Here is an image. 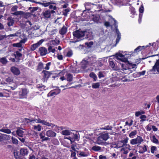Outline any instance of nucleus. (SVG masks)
<instances>
[{
  "mask_svg": "<svg viewBox=\"0 0 159 159\" xmlns=\"http://www.w3.org/2000/svg\"><path fill=\"white\" fill-rule=\"evenodd\" d=\"M8 22L7 23V25L9 26H13L15 22L14 20L13 19L9 17L7 18Z\"/></svg>",
  "mask_w": 159,
  "mask_h": 159,
  "instance_id": "24",
  "label": "nucleus"
},
{
  "mask_svg": "<svg viewBox=\"0 0 159 159\" xmlns=\"http://www.w3.org/2000/svg\"><path fill=\"white\" fill-rule=\"evenodd\" d=\"M49 6V8L51 9H53L54 10H55L57 8L56 6H53V5L51 4Z\"/></svg>",
  "mask_w": 159,
  "mask_h": 159,
  "instance_id": "60",
  "label": "nucleus"
},
{
  "mask_svg": "<svg viewBox=\"0 0 159 159\" xmlns=\"http://www.w3.org/2000/svg\"><path fill=\"white\" fill-rule=\"evenodd\" d=\"M11 71L16 75H19L20 73V71L19 69L15 66H12L10 68Z\"/></svg>",
  "mask_w": 159,
  "mask_h": 159,
  "instance_id": "9",
  "label": "nucleus"
},
{
  "mask_svg": "<svg viewBox=\"0 0 159 159\" xmlns=\"http://www.w3.org/2000/svg\"><path fill=\"white\" fill-rule=\"evenodd\" d=\"M89 61L90 65H93L97 62V58L95 56H92L89 58Z\"/></svg>",
  "mask_w": 159,
  "mask_h": 159,
  "instance_id": "16",
  "label": "nucleus"
},
{
  "mask_svg": "<svg viewBox=\"0 0 159 159\" xmlns=\"http://www.w3.org/2000/svg\"><path fill=\"white\" fill-rule=\"evenodd\" d=\"M0 131L2 132L7 134H10L11 133V131L10 129L3 128L1 129H0Z\"/></svg>",
  "mask_w": 159,
  "mask_h": 159,
  "instance_id": "32",
  "label": "nucleus"
},
{
  "mask_svg": "<svg viewBox=\"0 0 159 159\" xmlns=\"http://www.w3.org/2000/svg\"><path fill=\"white\" fill-rule=\"evenodd\" d=\"M18 7L16 6H15L11 8V11H16L17 10Z\"/></svg>",
  "mask_w": 159,
  "mask_h": 159,
  "instance_id": "56",
  "label": "nucleus"
},
{
  "mask_svg": "<svg viewBox=\"0 0 159 159\" xmlns=\"http://www.w3.org/2000/svg\"><path fill=\"white\" fill-rule=\"evenodd\" d=\"M116 33L117 34V38L116 39V43H117L120 40L121 38V35L119 31L117 29L116 30Z\"/></svg>",
  "mask_w": 159,
  "mask_h": 159,
  "instance_id": "28",
  "label": "nucleus"
},
{
  "mask_svg": "<svg viewBox=\"0 0 159 159\" xmlns=\"http://www.w3.org/2000/svg\"><path fill=\"white\" fill-rule=\"evenodd\" d=\"M32 2H35L36 3L42 5V6H44V7H47L49 5H50V4L52 3L54 4V3H52L51 2H36L34 1V0L32 1Z\"/></svg>",
  "mask_w": 159,
  "mask_h": 159,
  "instance_id": "19",
  "label": "nucleus"
},
{
  "mask_svg": "<svg viewBox=\"0 0 159 159\" xmlns=\"http://www.w3.org/2000/svg\"><path fill=\"white\" fill-rule=\"evenodd\" d=\"M101 148L100 147L94 146L92 148V149L94 151H98L101 150Z\"/></svg>",
  "mask_w": 159,
  "mask_h": 159,
  "instance_id": "31",
  "label": "nucleus"
},
{
  "mask_svg": "<svg viewBox=\"0 0 159 159\" xmlns=\"http://www.w3.org/2000/svg\"><path fill=\"white\" fill-rule=\"evenodd\" d=\"M128 138H126L125 139L120 141L121 143H122V144L123 147L128 146L129 148L130 147V146L129 145L127 144V143L128 142Z\"/></svg>",
  "mask_w": 159,
  "mask_h": 159,
  "instance_id": "25",
  "label": "nucleus"
},
{
  "mask_svg": "<svg viewBox=\"0 0 159 159\" xmlns=\"http://www.w3.org/2000/svg\"><path fill=\"white\" fill-rule=\"evenodd\" d=\"M46 135L48 137H54L56 136L57 134L52 130H49L46 132Z\"/></svg>",
  "mask_w": 159,
  "mask_h": 159,
  "instance_id": "11",
  "label": "nucleus"
},
{
  "mask_svg": "<svg viewBox=\"0 0 159 159\" xmlns=\"http://www.w3.org/2000/svg\"><path fill=\"white\" fill-rule=\"evenodd\" d=\"M79 155L82 157H86L88 155V154L84 152L79 151Z\"/></svg>",
  "mask_w": 159,
  "mask_h": 159,
  "instance_id": "38",
  "label": "nucleus"
},
{
  "mask_svg": "<svg viewBox=\"0 0 159 159\" xmlns=\"http://www.w3.org/2000/svg\"><path fill=\"white\" fill-rule=\"evenodd\" d=\"M40 26L38 25H35L33 26L32 28L34 30H37L39 29Z\"/></svg>",
  "mask_w": 159,
  "mask_h": 159,
  "instance_id": "53",
  "label": "nucleus"
},
{
  "mask_svg": "<svg viewBox=\"0 0 159 159\" xmlns=\"http://www.w3.org/2000/svg\"><path fill=\"white\" fill-rule=\"evenodd\" d=\"M43 42V41H42V40H41L37 43L31 45L30 47L31 50L32 51H34Z\"/></svg>",
  "mask_w": 159,
  "mask_h": 159,
  "instance_id": "13",
  "label": "nucleus"
},
{
  "mask_svg": "<svg viewBox=\"0 0 159 159\" xmlns=\"http://www.w3.org/2000/svg\"><path fill=\"white\" fill-rule=\"evenodd\" d=\"M100 85V83L98 82L93 84L92 86L93 89H97L99 88Z\"/></svg>",
  "mask_w": 159,
  "mask_h": 159,
  "instance_id": "35",
  "label": "nucleus"
},
{
  "mask_svg": "<svg viewBox=\"0 0 159 159\" xmlns=\"http://www.w3.org/2000/svg\"><path fill=\"white\" fill-rule=\"evenodd\" d=\"M121 80L123 82L128 81L129 80L128 79L126 78L125 76H124V77H123L121 79Z\"/></svg>",
  "mask_w": 159,
  "mask_h": 159,
  "instance_id": "62",
  "label": "nucleus"
},
{
  "mask_svg": "<svg viewBox=\"0 0 159 159\" xmlns=\"http://www.w3.org/2000/svg\"><path fill=\"white\" fill-rule=\"evenodd\" d=\"M71 133L70 131L67 129L63 130L61 132V134L64 135H69L71 134Z\"/></svg>",
  "mask_w": 159,
  "mask_h": 159,
  "instance_id": "29",
  "label": "nucleus"
},
{
  "mask_svg": "<svg viewBox=\"0 0 159 159\" xmlns=\"http://www.w3.org/2000/svg\"><path fill=\"white\" fill-rule=\"evenodd\" d=\"M137 132L136 130H134L131 132L129 135V136L131 138H133L137 134Z\"/></svg>",
  "mask_w": 159,
  "mask_h": 159,
  "instance_id": "37",
  "label": "nucleus"
},
{
  "mask_svg": "<svg viewBox=\"0 0 159 159\" xmlns=\"http://www.w3.org/2000/svg\"><path fill=\"white\" fill-rule=\"evenodd\" d=\"M28 91L25 88H23L21 89V90L19 92V96L20 98H26Z\"/></svg>",
  "mask_w": 159,
  "mask_h": 159,
  "instance_id": "4",
  "label": "nucleus"
},
{
  "mask_svg": "<svg viewBox=\"0 0 159 159\" xmlns=\"http://www.w3.org/2000/svg\"><path fill=\"white\" fill-rule=\"evenodd\" d=\"M157 147L155 146H152L151 148V151L152 153H154V151L157 150Z\"/></svg>",
  "mask_w": 159,
  "mask_h": 159,
  "instance_id": "51",
  "label": "nucleus"
},
{
  "mask_svg": "<svg viewBox=\"0 0 159 159\" xmlns=\"http://www.w3.org/2000/svg\"><path fill=\"white\" fill-rule=\"evenodd\" d=\"M23 129L18 127L16 131L17 135L20 137H23L24 132L22 130Z\"/></svg>",
  "mask_w": 159,
  "mask_h": 159,
  "instance_id": "15",
  "label": "nucleus"
},
{
  "mask_svg": "<svg viewBox=\"0 0 159 159\" xmlns=\"http://www.w3.org/2000/svg\"><path fill=\"white\" fill-rule=\"evenodd\" d=\"M139 147L142 148L141 150L139 151V153L143 154L147 151V146L146 145H144L143 146H140Z\"/></svg>",
  "mask_w": 159,
  "mask_h": 159,
  "instance_id": "21",
  "label": "nucleus"
},
{
  "mask_svg": "<svg viewBox=\"0 0 159 159\" xmlns=\"http://www.w3.org/2000/svg\"><path fill=\"white\" fill-rule=\"evenodd\" d=\"M50 10H48L43 12V14L45 18H48L51 17V14H50Z\"/></svg>",
  "mask_w": 159,
  "mask_h": 159,
  "instance_id": "20",
  "label": "nucleus"
},
{
  "mask_svg": "<svg viewBox=\"0 0 159 159\" xmlns=\"http://www.w3.org/2000/svg\"><path fill=\"white\" fill-rule=\"evenodd\" d=\"M75 140H77L78 138V135L77 134H74L72 138Z\"/></svg>",
  "mask_w": 159,
  "mask_h": 159,
  "instance_id": "64",
  "label": "nucleus"
},
{
  "mask_svg": "<svg viewBox=\"0 0 159 159\" xmlns=\"http://www.w3.org/2000/svg\"><path fill=\"white\" fill-rule=\"evenodd\" d=\"M98 76L99 78H101L104 77V76L102 72H99Z\"/></svg>",
  "mask_w": 159,
  "mask_h": 159,
  "instance_id": "63",
  "label": "nucleus"
},
{
  "mask_svg": "<svg viewBox=\"0 0 159 159\" xmlns=\"http://www.w3.org/2000/svg\"><path fill=\"white\" fill-rule=\"evenodd\" d=\"M24 12L22 11H16L15 12L12 13V14L15 16L19 15H22L24 14Z\"/></svg>",
  "mask_w": 159,
  "mask_h": 159,
  "instance_id": "34",
  "label": "nucleus"
},
{
  "mask_svg": "<svg viewBox=\"0 0 159 159\" xmlns=\"http://www.w3.org/2000/svg\"><path fill=\"white\" fill-rule=\"evenodd\" d=\"M152 142L154 143L157 144H159V142L158 139L156 138L155 136L154 135L152 136Z\"/></svg>",
  "mask_w": 159,
  "mask_h": 159,
  "instance_id": "44",
  "label": "nucleus"
},
{
  "mask_svg": "<svg viewBox=\"0 0 159 159\" xmlns=\"http://www.w3.org/2000/svg\"><path fill=\"white\" fill-rule=\"evenodd\" d=\"M20 154L23 156H25L27 154L28 151L27 149L21 148L20 150Z\"/></svg>",
  "mask_w": 159,
  "mask_h": 159,
  "instance_id": "26",
  "label": "nucleus"
},
{
  "mask_svg": "<svg viewBox=\"0 0 159 159\" xmlns=\"http://www.w3.org/2000/svg\"><path fill=\"white\" fill-rule=\"evenodd\" d=\"M13 80V79L12 77H9L6 80V81L8 83H10L12 82Z\"/></svg>",
  "mask_w": 159,
  "mask_h": 159,
  "instance_id": "48",
  "label": "nucleus"
},
{
  "mask_svg": "<svg viewBox=\"0 0 159 159\" xmlns=\"http://www.w3.org/2000/svg\"><path fill=\"white\" fill-rule=\"evenodd\" d=\"M159 56V54H157L155 55H153L151 57H154L155 56ZM156 70H157V72L159 73V59L157 60L155 64L152 67V68L150 70L151 71L155 72Z\"/></svg>",
  "mask_w": 159,
  "mask_h": 159,
  "instance_id": "6",
  "label": "nucleus"
},
{
  "mask_svg": "<svg viewBox=\"0 0 159 159\" xmlns=\"http://www.w3.org/2000/svg\"><path fill=\"white\" fill-rule=\"evenodd\" d=\"M86 32L84 31H80L79 30H76L73 33V36L78 38L84 37Z\"/></svg>",
  "mask_w": 159,
  "mask_h": 159,
  "instance_id": "5",
  "label": "nucleus"
},
{
  "mask_svg": "<svg viewBox=\"0 0 159 159\" xmlns=\"http://www.w3.org/2000/svg\"><path fill=\"white\" fill-rule=\"evenodd\" d=\"M34 129L38 131H40L41 129V126L40 125H35L34 126Z\"/></svg>",
  "mask_w": 159,
  "mask_h": 159,
  "instance_id": "39",
  "label": "nucleus"
},
{
  "mask_svg": "<svg viewBox=\"0 0 159 159\" xmlns=\"http://www.w3.org/2000/svg\"><path fill=\"white\" fill-rule=\"evenodd\" d=\"M124 57L125 56L121 53H116L115 55V57L118 60L127 63L126 65L128 66V71H127V73L129 74L133 71L135 70L137 68V65L135 64L129 62L128 61V59Z\"/></svg>",
  "mask_w": 159,
  "mask_h": 159,
  "instance_id": "1",
  "label": "nucleus"
},
{
  "mask_svg": "<svg viewBox=\"0 0 159 159\" xmlns=\"http://www.w3.org/2000/svg\"><path fill=\"white\" fill-rule=\"evenodd\" d=\"M47 30H48V32L51 35H53L57 32V30L53 27L49 28L48 26L47 27Z\"/></svg>",
  "mask_w": 159,
  "mask_h": 159,
  "instance_id": "14",
  "label": "nucleus"
},
{
  "mask_svg": "<svg viewBox=\"0 0 159 159\" xmlns=\"http://www.w3.org/2000/svg\"><path fill=\"white\" fill-rule=\"evenodd\" d=\"M73 54L72 52V51H69L66 54V56L68 57H70Z\"/></svg>",
  "mask_w": 159,
  "mask_h": 159,
  "instance_id": "57",
  "label": "nucleus"
},
{
  "mask_svg": "<svg viewBox=\"0 0 159 159\" xmlns=\"http://www.w3.org/2000/svg\"><path fill=\"white\" fill-rule=\"evenodd\" d=\"M16 54H14L13 55L15 56L16 58L17 57H20L22 56V54L20 52L18 51H16Z\"/></svg>",
  "mask_w": 159,
  "mask_h": 159,
  "instance_id": "36",
  "label": "nucleus"
},
{
  "mask_svg": "<svg viewBox=\"0 0 159 159\" xmlns=\"http://www.w3.org/2000/svg\"><path fill=\"white\" fill-rule=\"evenodd\" d=\"M42 73L44 74V77L48 79L49 77L52 76V78H55V76H53L52 73V72H50L48 71L43 70L42 72Z\"/></svg>",
  "mask_w": 159,
  "mask_h": 159,
  "instance_id": "8",
  "label": "nucleus"
},
{
  "mask_svg": "<svg viewBox=\"0 0 159 159\" xmlns=\"http://www.w3.org/2000/svg\"><path fill=\"white\" fill-rule=\"evenodd\" d=\"M11 139L12 140V142L13 143L15 144H18V140L15 138L12 137Z\"/></svg>",
  "mask_w": 159,
  "mask_h": 159,
  "instance_id": "52",
  "label": "nucleus"
},
{
  "mask_svg": "<svg viewBox=\"0 0 159 159\" xmlns=\"http://www.w3.org/2000/svg\"><path fill=\"white\" fill-rule=\"evenodd\" d=\"M39 9V7H30L29 8V10L31 11L32 13L33 12H34L37 11Z\"/></svg>",
  "mask_w": 159,
  "mask_h": 159,
  "instance_id": "41",
  "label": "nucleus"
},
{
  "mask_svg": "<svg viewBox=\"0 0 159 159\" xmlns=\"http://www.w3.org/2000/svg\"><path fill=\"white\" fill-rule=\"evenodd\" d=\"M109 138V136L108 133L105 132L101 133L97 139L96 143L100 145H106L107 143L103 141H106Z\"/></svg>",
  "mask_w": 159,
  "mask_h": 159,
  "instance_id": "2",
  "label": "nucleus"
},
{
  "mask_svg": "<svg viewBox=\"0 0 159 159\" xmlns=\"http://www.w3.org/2000/svg\"><path fill=\"white\" fill-rule=\"evenodd\" d=\"M36 123H40L43 124V125L48 126H51L52 128L54 127L55 126V125L53 124H52L51 123H49L48 122L45 121V120H42L40 119H37V121H36Z\"/></svg>",
  "mask_w": 159,
  "mask_h": 159,
  "instance_id": "7",
  "label": "nucleus"
},
{
  "mask_svg": "<svg viewBox=\"0 0 159 159\" xmlns=\"http://www.w3.org/2000/svg\"><path fill=\"white\" fill-rule=\"evenodd\" d=\"M51 64V62L48 63L46 64V66L44 68V69L47 70H48L49 69V66H50Z\"/></svg>",
  "mask_w": 159,
  "mask_h": 159,
  "instance_id": "54",
  "label": "nucleus"
},
{
  "mask_svg": "<svg viewBox=\"0 0 159 159\" xmlns=\"http://www.w3.org/2000/svg\"><path fill=\"white\" fill-rule=\"evenodd\" d=\"M82 67L84 69L87 67L88 66L90 65L89 61L83 60L81 62Z\"/></svg>",
  "mask_w": 159,
  "mask_h": 159,
  "instance_id": "18",
  "label": "nucleus"
},
{
  "mask_svg": "<svg viewBox=\"0 0 159 159\" xmlns=\"http://www.w3.org/2000/svg\"><path fill=\"white\" fill-rule=\"evenodd\" d=\"M90 77L93 78L94 79V80L95 81L97 80V77L95 74L93 72H91L89 75Z\"/></svg>",
  "mask_w": 159,
  "mask_h": 159,
  "instance_id": "33",
  "label": "nucleus"
},
{
  "mask_svg": "<svg viewBox=\"0 0 159 159\" xmlns=\"http://www.w3.org/2000/svg\"><path fill=\"white\" fill-rule=\"evenodd\" d=\"M120 65L122 68V70L123 72L125 73H127V71H128V66L124 64L120 63Z\"/></svg>",
  "mask_w": 159,
  "mask_h": 159,
  "instance_id": "22",
  "label": "nucleus"
},
{
  "mask_svg": "<svg viewBox=\"0 0 159 159\" xmlns=\"http://www.w3.org/2000/svg\"><path fill=\"white\" fill-rule=\"evenodd\" d=\"M76 146H77L76 144H72L71 145V148L73 150L76 152L77 153H78L79 151H77L75 148V147H76Z\"/></svg>",
  "mask_w": 159,
  "mask_h": 159,
  "instance_id": "50",
  "label": "nucleus"
},
{
  "mask_svg": "<svg viewBox=\"0 0 159 159\" xmlns=\"http://www.w3.org/2000/svg\"><path fill=\"white\" fill-rule=\"evenodd\" d=\"M145 113V112L143 111H138L135 112V115L137 117L138 116H139L140 115L142 114Z\"/></svg>",
  "mask_w": 159,
  "mask_h": 159,
  "instance_id": "42",
  "label": "nucleus"
},
{
  "mask_svg": "<svg viewBox=\"0 0 159 159\" xmlns=\"http://www.w3.org/2000/svg\"><path fill=\"white\" fill-rule=\"evenodd\" d=\"M7 57V56L0 58V62L4 65H6L8 62L6 58Z\"/></svg>",
  "mask_w": 159,
  "mask_h": 159,
  "instance_id": "27",
  "label": "nucleus"
},
{
  "mask_svg": "<svg viewBox=\"0 0 159 159\" xmlns=\"http://www.w3.org/2000/svg\"><path fill=\"white\" fill-rule=\"evenodd\" d=\"M39 52L41 56H44L48 53L47 49L43 47L39 48Z\"/></svg>",
  "mask_w": 159,
  "mask_h": 159,
  "instance_id": "12",
  "label": "nucleus"
},
{
  "mask_svg": "<svg viewBox=\"0 0 159 159\" xmlns=\"http://www.w3.org/2000/svg\"><path fill=\"white\" fill-rule=\"evenodd\" d=\"M144 8L143 5H141L139 9V11L140 13H142L143 12Z\"/></svg>",
  "mask_w": 159,
  "mask_h": 159,
  "instance_id": "59",
  "label": "nucleus"
},
{
  "mask_svg": "<svg viewBox=\"0 0 159 159\" xmlns=\"http://www.w3.org/2000/svg\"><path fill=\"white\" fill-rule=\"evenodd\" d=\"M48 50L49 52H52V53H54L56 51L55 49H52V47L51 46H50L48 47Z\"/></svg>",
  "mask_w": 159,
  "mask_h": 159,
  "instance_id": "46",
  "label": "nucleus"
},
{
  "mask_svg": "<svg viewBox=\"0 0 159 159\" xmlns=\"http://www.w3.org/2000/svg\"><path fill=\"white\" fill-rule=\"evenodd\" d=\"M67 80L69 82H71L73 80V75L70 74H68L67 75Z\"/></svg>",
  "mask_w": 159,
  "mask_h": 159,
  "instance_id": "30",
  "label": "nucleus"
},
{
  "mask_svg": "<svg viewBox=\"0 0 159 159\" xmlns=\"http://www.w3.org/2000/svg\"><path fill=\"white\" fill-rule=\"evenodd\" d=\"M123 146L122 145V143H121L120 141H118L117 143V147L118 148H121L123 147Z\"/></svg>",
  "mask_w": 159,
  "mask_h": 159,
  "instance_id": "55",
  "label": "nucleus"
},
{
  "mask_svg": "<svg viewBox=\"0 0 159 159\" xmlns=\"http://www.w3.org/2000/svg\"><path fill=\"white\" fill-rule=\"evenodd\" d=\"M107 157L106 156H103L101 155L99 156V159H107Z\"/></svg>",
  "mask_w": 159,
  "mask_h": 159,
  "instance_id": "61",
  "label": "nucleus"
},
{
  "mask_svg": "<svg viewBox=\"0 0 159 159\" xmlns=\"http://www.w3.org/2000/svg\"><path fill=\"white\" fill-rule=\"evenodd\" d=\"M109 65L111 67L115 70H117L119 69L116 66V64L112 61L111 59H109Z\"/></svg>",
  "mask_w": 159,
  "mask_h": 159,
  "instance_id": "17",
  "label": "nucleus"
},
{
  "mask_svg": "<svg viewBox=\"0 0 159 159\" xmlns=\"http://www.w3.org/2000/svg\"><path fill=\"white\" fill-rule=\"evenodd\" d=\"M144 46H143L142 47L139 46L136 49H135L134 51V52H137V51H139L141 50H142L143 48H144Z\"/></svg>",
  "mask_w": 159,
  "mask_h": 159,
  "instance_id": "43",
  "label": "nucleus"
},
{
  "mask_svg": "<svg viewBox=\"0 0 159 159\" xmlns=\"http://www.w3.org/2000/svg\"><path fill=\"white\" fill-rule=\"evenodd\" d=\"M143 141V140L142 137L140 136H138L136 138L131 140L130 143L132 145H135L137 144L139 145Z\"/></svg>",
  "mask_w": 159,
  "mask_h": 159,
  "instance_id": "3",
  "label": "nucleus"
},
{
  "mask_svg": "<svg viewBox=\"0 0 159 159\" xmlns=\"http://www.w3.org/2000/svg\"><path fill=\"white\" fill-rule=\"evenodd\" d=\"M112 127L110 126L109 125H107L105 126L104 127L101 128V129L102 130H111Z\"/></svg>",
  "mask_w": 159,
  "mask_h": 159,
  "instance_id": "40",
  "label": "nucleus"
},
{
  "mask_svg": "<svg viewBox=\"0 0 159 159\" xmlns=\"http://www.w3.org/2000/svg\"><path fill=\"white\" fill-rule=\"evenodd\" d=\"M44 135L45 134H43L42 132L40 133L39 136L40 137V139H41L42 140H43V139L45 137Z\"/></svg>",
  "mask_w": 159,
  "mask_h": 159,
  "instance_id": "58",
  "label": "nucleus"
},
{
  "mask_svg": "<svg viewBox=\"0 0 159 159\" xmlns=\"http://www.w3.org/2000/svg\"><path fill=\"white\" fill-rule=\"evenodd\" d=\"M61 92V90L59 89H57L51 91L48 94V96L49 95L50 96L57 95Z\"/></svg>",
  "mask_w": 159,
  "mask_h": 159,
  "instance_id": "10",
  "label": "nucleus"
},
{
  "mask_svg": "<svg viewBox=\"0 0 159 159\" xmlns=\"http://www.w3.org/2000/svg\"><path fill=\"white\" fill-rule=\"evenodd\" d=\"M13 46L14 47L20 48L22 47V45L20 43V42H19L18 43L13 44Z\"/></svg>",
  "mask_w": 159,
  "mask_h": 159,
  "instance_id": "45",
  "label": "nucleus"
},
{
  "mask_svg": "<svg viewBox=\"0 0 159 159\" xmlns=\"http://www.w3.org/2000/svg\"><path fill=\"white\" fill-rule=\"evenodd\" d=\"M43 64L41 62H39L38 66V69H43Z\"/></svg>",
  "mask_w": 159,
  "mask_h": 159,
  "instance_id": "49",
  "label": "nucleus"
},
{
  "mask_svg": "<svg viewBox=\"0 0 159 159\" xmlns=\"http://www.w3.org/2000/svg\"><path fill=\"white\" fill-rule=\"evenodd\" d=\"M70 11V9L68 8H67L65 9L63 12V14L65 16H67V13Z\"/></svg>",
  "mask_w": 159,
  "mask_h": 159,
  "instance_id": "47",
  "label": "nucleus"
},
{
  "mask_svg": "<svg viewBox=\"0 0 159 159\" xmlns=\"http://www.w3.org/2000/svg\"><path fill=\"white\" fill-rule=\"evenodd\" d=\"M67 31V28L64 25L61 30L59 31V33L61 35H64L66 33Z\"/></svg>",
  "mask_w": 159,
  "mask_h": 159,
  "instance_id": "23",
  "label": "nucleus"
}]
</instances>
